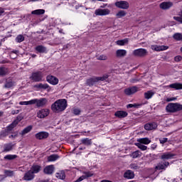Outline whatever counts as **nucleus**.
<instances>
[{
    "label": "nucleus",
    "mask_w": 182,
    "mask_h": 182,
    "mask_svg": "<svg viewBox=\"0 0 182 182\" xmlns=\"http://www.w3.org/2000/svg\"><path fill=\"white\" fill-rule=\"evenodd\" d=\"M177 98L176 97H171V98H167L166 100V102H174V100H176Z\"/></svg>",
    "instance_id": "nucleus-54"
},
{
    "label": "nucleus",
    "mask_w": 182,
    "mask_h": 182,
    "mask_svg": "<svg viewBox=\"0 0 182 182\" xmlns=\"http://www.w3.org/2000/svg\"><path fill=\"white\" fill-rule=\"evenodd\" d=\"M144 96L147 100H149V99H151L153 96H154V92L151 90L147 91L146 92H144Z\"/></svg>",
    "instance_id": "nucleus-31"
},
{
    "label": "nucleus",
    "mask_w": 182,
    "mask_h": 182,
    "mask_svg": "<svg viewBox=\"0 0 182 182\" xmlns=\"http://www.w3.org/2000/svg\"><path fill=\"white\" fill-rule=\"evenodd\" d=\"M33 105H36V107H45L48 105V99L43 97L40 99H33Z\"/></svg>",
    "instance_id": "nucleus-4"
},
{
    "label": "nucleus",
    "mask_w": 182,
    "mask_h": 182,
    "mask_svg": "<svg viewBox=\"0 0 182 182\" xmlns=\"http://www.w3.org/2000/svg\"><path fill=\"white\" fill-rule=\"evenodd\" d=\"M129 167L132 168V170H139V168H140V166H139V165L136 164H131Z\"/></svg>",
    "instance_id": "nucleus-48"
},
{
    "label": "nucleus",
    "mask_w": 182,
    "mask_h": 182,
    "mask_svg": "<svg viewBox=\"0 0 182 182\" xmlns=\"http://www.w3.org/2000/svg\"><path fill=\"white\" fill-rule=\"evenodd\" d=\"M14 82H12V80H6V84L4 85V87L6 89H10V87H14Z\"/></svg>",
    "instance_id": "nucleus-37"
},
{
    "label": "nucleus",
    "mask_w": 182,
    "mask_h": 182,
    "mask_svg": "<svg viewBox=\"0 0 182 182\" xmlns=\"http://www.w3.org/2000/svg\"><path fill=\"white\" fill-rule=\"evenodd\" d=\"M127 13H126L123 10H120L118 11V13L116 14L117 18H123V16H126Z\"/></svg>",
    "instance_id": "nucleus-40"
},
{
    "label": "nucleus",
    "mask_w": 182,
    "mask_h": 182,
    "mask_svg": "<svg viewBox=\"0 0 182 182\" xmlns=\"http://www.w3.org/2000/svg\"><path fill=\"white\" fill-rule=\"evenodd\" d=\"M136 141L141 144H150V143H151V140H150L149 138H139L136 140Z\"/></svg>",
    "instance_id": "nucleus-26"
},
{
    "label": "nucleus",
    "mask_w": 182,
    "mask_h": 182,
    "mask_svg": "<svg viewBox=\"0 0 182 182\" xmlns=\"http://www.w3.org/2000/svg\"><path fill=\"white\" fill-rule=\"evenodd\" d=\"M139 92V87H132L124 90V93L127 96H130L132 95H134V93Z\"/></svg>",
    "instance_id": "nucleus-13"
},
{
    "label": "nucleus",
    "mask_w": 182,
    "mask_h": 182,
    "mask_svg": "<svg viewBox=\"0 0 182 182\" xmlns=\"http://www.w3.org/2000/svg\"><path fill=\"white\" fill-rule=\"evenodd\" d=\"M129 156L132 159H137L141 157V152L140 151H135L129 154Z\"/></svg>",
    "instance_id": "nucleus-30"
},
{
    "label": "nucleus",
    "mask_w": 182,
    "mask_h": 182,
    "mask_svg": "<svg viewBox=\"0 0 182 182\" xmlns=\"http://www.w3.org/2000/svg\"><path fill=\"white\" fill-rule=\"evenodd\" d=\"M18 123H19V119H17L6 127V131L9 133V132H11V130L14 129V127H16V126L18 125Z\"/></svg>",
    "instance_id": "nucleus-22"
},
{
    "label": "nucleus",
    "mask_w": 182,
    "mask_h": 182,
    "mask_svg": "<svg viewBox=\"0 0 182 182\" xmlns=\"http://www.w3.org/2000/svg\"><path fill=\"white\" fill-rule=\"evenodd\" d=\"M110 14V10L109 9H98L95 11V15L96 16H106V15H109Z\"/></svg>",
    "instance_id": "nucleus-8"
},
{
    "label": "nucleus",
    "mask_w": 182,
    "mask_h": 182,
    "mask_svg": "<svg viewBox=\"0 0 182 182\" xmlns=\"http://www.w3.org/2000/svg\"><path fill=\"white\" fill-rule=\"evenodd\" d=\"M14 148V145H11V144H6L4 146V151H11L12 149Z\"/></svg>",
    "instance_id": "nucleus-45"
},
{
    "label": "nucleus",
    "mask_w": 182,
    "mask_h": 182,
    "mask_svg": "<svg viewBox=\"0 0 182 182\" xmlns=\"http://www.w3.org/2000/svg\"><path fill=\"white\" fill-rule=\"evenodd\" d=\"M5 75H8V68L5 67L0 68V76H5Z\"/></svg>",
    "instance_id": "nucleus-38"
},
{
    "label": "nucleus",
    "mask_w": 182,
    "mask_h": 182,
    "mask_svg": "<svg viewBox=\"0 0 182 182\" xmlns=\"http://www.w3.org/2000/svg\"><path fill=\"white\" fill-rule=\"evenodd\" d=\"M83 174L85 178H89V177H92V176L94 175L93 172L92 171L83 172Z\"/></svg>",
    "instance_id": "nucleus-47"
},
{
    "label": "nucleus",
    "mask_w": 182,
    "mask_h": 182,
    "mask_svg": "<svg viewBox=\"0 0 182 182\" xmlns=\"http://www.w3.org/2000/svg\"><path fill=\"white\" fill-rule=\"evenodd\" d=\"M166 87L168 89H175V90H182V84L180 82H175L167 85Z\"/></svg>",
    "instance_id": "nucleus-15"
},
{
    "label": "nucleus",
    "mask_w": 182,
    "mask_h": 182,
    "mask_svg": "<svg viewBox=\"0 0 182 182\" xmlns=\"http://www.w3.org/2000/svg\"><path fill=\"white\" fill-rule=\"evenodd\" d=\"M156 147H157V144H153L151 146V149L152 150H155V149H156Z\"/></svg>",
    "instance_id": "nucleus-57"
},
{
    "label": "nucleus",
    "mask_w": 182,
    "mask_h": 182,
    "mask_svg": "<svg viewBox=\"0 0 182 182\" xmlns=\"http://www.w3.org/2000/svg\"><path fill=\"white\" fill-rule=\"evenodd\" d=\"M135 146L138 147V149H140L142 151H145V150H147V146L143 145V144H141L139 142L135 143Z\"/></svg>",
    "instance_id": "nucleus-36"
},
{
    "label": "nucleus",
    "mask_w": 182,
    "mask_h": 182,
    "mask_svg": "<svg viewBox=\"0 0 182 182\" xmlns=\"http://www.w3.org/2000/svg\"><path fill=\"white\" fill-rule=\"evenodd\" d=\"M132 55L137 58H144L149 55V51L146 48H138L132 52Z\"/></svg>",
    "instance_id": "nucleus-5"
},
{
    "label": "nucleus",
    "mask_w": 182,
    "mask_h": 182,
    "mask_svg": "<svg viewBox=\"0 0 182 182\" xmlns=\"http://www.w3.org/2000/svg\"><path fill=\"white\" fill-rule=\"evenodd\" d=\"M36 50L38 52V53H46L48 52V49L46 47L43 46H38L36 47Z\"/></svg>",
    "instance_id": "nucleus-27"
},
{
    "label": "nucleus",
    "mask_w": 182,
    "mask_h": 182,
    "mask_svg": "<svg viewBox=\"0 0 182 182\" xmlns=\"http://www.w3.org/2000/svg\"><path fill=\"white\" fill-rule=\"evenodd\" d=\"M45 14V9H36L31 11L32 15H43Z\"/></svg>",
    "instance_id": "nucleus-32"
},
{
    "label": "nucleus",
    "mask_w": 182,
    "mask_h": 182,
    "mask_svg": "<svg viewBox=\"0 0 182 182\" xmlns=\"http://www.w3.org/2000/svg\"><path fill=\"white\" fill-rule=\"evenodd\" d=\"M33 178H35V175L32 171H28L23 176V180L26 181H31V180H33Z\"/></svg>",
    "instance_id": "nucleus-16"
},
{
    "label": "nucleus",
    "mask_w": 182,
    "mask_h": 182,
    "mask_svg": "<svg viewBox=\"0 0 182 182\" xmlns=\"http://www.w3.org/2000/svg\"><path fill=\"white\" fill-rule=\"evenodd\" d=\"M151 49H152V50H155L156 52H160L161 50H167V49H168V46L152 45L151 46Z\"/></svg>",
    "instance_id": "nucleus-14"
},
{
    "label": "nucleus",
    "mask_w": 182,
    "mask_h": 182,
    "mask_svg": "<svg viewBox=\"0 0 182 182\" xmlns=\"http://www.w3.org/2000/svg\"><path fill=\"white\" fill-rule=\"evenodd\" d=\"M133 107H136V109H138V107H141V106H143V104H132Z\"/></svg>",
    "instance_id": "nucleus-53"
},
{
    "label": "nucleus",
    "mask_w": 182,
    "mask_h": 182,
    "mask_svg": "<svg viewBox=\"0 0 182 182\" xmlns=\"http://www.w3.org/2000/svg\"><path fill=\"white\" fill-rule=\"evenodd\" d=\"M25 41V37L22 35H18L16 38V41H17L18 43H21V42H23Z\"/></svg>",
    "instance_id": "nucleus-46"
},
{
    "label": "nucleus",
    "mask_w": 182,
    "mask_h": 182,
    "mask_svg": "<svg viewBox=\"0 0 182 182\" xmlns=\"http://www.w3.org/2000/svg\"><path fill=\"white\" fill-rule=\"evenodd\" d=\"M31 79L33 80V82H42V79H43V74L42 72L33 73L31 77Z\"/></svg>",
    "instance_id": "nucleus-7"
},
{
    "label": "nucleus",
    "mask_w": 182,
    "mask_h": 182,
    "mask_svg": "<svg viewBox=\"0 0 182 182\" xmlns=\"http://www.w3.org/2000/svg\"><path fill=\"white\" fill-rule=\"evenodd\" d=\"M160 8L161 9H164V11L167 9H170L171 6H173V2L171 1H168V2H162L160 4Z\"/></svg>",
    "instance_id": "nucleus-19"
},
{
    "label": "nucleus",
    "mask_w": 182,
    "mask_h": 182,
    "mask_svg": "<svg viewBox=\"0 0 182 182\" xmlns=\"http://www.w3.org/2000/svg\"><path fill=\"white\" fill-rule=\"evenodd\" d=\"M3 114H4V112L0 111V117H1V116H2Z\"/></svg>",
    "instance_id": "nucleus-64"
},
{
    "label": "nucleus",
    "mask_w": 182,
    "mask_h": 182,
    "mask_svg": "<svg viewBox=\"0 0 182 182\" xmlns=\"http://www.w3.org/2000/svg\"><path fill=\"white\" fill-rule=\"evenodd\" d=\"M173 39L176 41H182V34L180 33H176L173 36Z\"/></svg>",
    "instance_id": "nucleus-42"
},
{
    "label": "nucleus",
    "mask_w": 182,
    "mask_h": 182,
    "mask_svg": "<svg viewBox=\"0 0 182 182\" xmlns=\"http://www.w3.org/2000/svg\"><path fill=\"white\" fill-rule=\"evenodd\" d=\"M170 163L166 161V162H161L157 164V166L155 167V170H166L167 167H168Z\"/></svg>",
    "instance_id": "nucleus-17"
},
{
    "label": "nucleus",
    "mask_w": 182,
    "mask_h": 182,
    "mask_svg": "<svg viewBox=\"0 0 182 182\" xmlns=\"http://www.w3.org/2000/svg\"><path fill=\"white\" fill-rule=\"evenodd\" d=\"M116 43L118 45V46H124V45H127V43H129V38L117 41Z\"/></svg>",
    "instance_id": "nucleus-29"
},
{
    "label": "nucleus",
    "mask_w": 182,
    "mask_h": 182,
    "mask_svg": "<svg viewBox=\"0 0 182 182\" xmlns=\"http://www.w3.org/2000/svg\"><path fill=\"white\" fill-rule=\"evenodd\" d=\"M82 144H85V146H91L92 145V139H89L88 138H85L81 139Z\"/></svg>",
    "instance_id": "nucleus-33"
},
{
    "label": "nucleus",
    "mask_w": 182,
    "mask_h": 182,
    "mask_svg": "<svg viewBox=\"0 0 182 182\" xmlns=\"http://www.w3.org/2000/svg\"><path fill=\"white\" fill-rule=\"evenodd\" d=\"M4 12H5V11L4 10V9L0 8V16H1V15H2V14H4Z\"/></svg>",
    "instance_id": "nucleus-59"
},
{
    "label": "nucleus",
    "mask_w": 182,
    "mask_h": 182,
    "mask_svg": "<svg viewBox=\"0 0 182 182\" xmlns=\"http://www.w3.org/2000/svg\"><path fill=\"white\" fill-rule=\"evenodd\" d=\"M66 107H68V101L65 99H60L52 104L51 110L54 113H60L66 110Z\"/></svg>",
    "instance_id": "nucleus-1"
},
{
    "label": "nucleus",
    "mask_w": 182,
    "mask_h": 182,
    "mask_svg": "<svg viewBox=\"0 0 182 182\" xmlns=\"http://www.w3.org/2000/svg\"><path fill=\"white\" fill-rule=\"evenodd\" d=\"M85 149H86V147L83 146V147H80L79 150H85Z\"/></svg>",
    "instance_id": "nucleus-62"
},
{
    "label": "nucleus",
    "mask_w": 182,
    "mask_h": 182,
    "mask_svg": "<svg viewBox=\"0 0 182 182\" xmlns=\"http://www.w3.org/2000/svg\"><path fill=\"white\" fill-rule=\"evenodd\" d=\"M53 171H55V166L53 165H48L46 166L43 169V172L45 174H53Z\"/></svg>",
    "instance_id": "nucleus-18"
},
{
    "label": "nucleus",
    "mask_w": 182,
    "mask_h": 182,
    "mask_svg": "<svg viewBox=\"0 0 182 182\" xmlns=\"http://www.w3.org/2000/svg\"><path fill=\"white\" fill-rule=\"evenodd\" d=\"M49 116V109H41L37 112V117L38 119H45Z\"/></svg>",
    "instance_id": "nucleus-9"
},
{
    "label": "nucleus",
    "mask_w": 182,
    "mask_h": 182,
    "mask_svg": "<svg viewBox=\"0 0 182 182\" xmlns=\"http://www.w3.org/2000/svg\"><path fill=\"white\" fill-rule=\"evenodd\" d=\"M19 113V110L16 109H13L11 110V114H18Z\"/></svg>",
    "instance_id": "nucleus-56"
},
{
    "label": "nucleus",
    "mask_w": 182,
    "mask_h": 182,
    "mask_svg": "<svg viewBox=\"0 0 182 182\" xmlns=\"http://www.w3.org/2000/svg\"><path fill=\"white\" fill-rule=\"evenodd\" d=\"M145 130H155L157 129V124L156 122L148 123L144 126Z\"/></svg>",
    "instance_id": "nucleus-20"
},
{
    "label": "nucleus",
    "mask_w": 182,
    "mask_h": 182,
    "mask_svg": "<svg viewBox=\"0 0 182 182\" xmlns=\"http://www.w3.org/2000/svg\"><path fill=\"white\" fill-rule=\"evenodd\" d=\"M30 171L33 173V174H36L41 171V166L39 165H33Z\"/></svg>",
    "instance_id": "nucleus-28"
},
{
    "label": "nucleus",
    "mask_w": 182,
    "mask_h": 182,
    "mask_svg": "<svg viewBox=\"0 0 182 182\" xmlns=\"http://www.w3.org/2000/svg\"><path fill=\"white\" fill-rule=\"evenodd\" d=\"M21 106H28L29 105H33L32 100L29 101H21L19 102Z\"/></svg>",
    "instance_id": "nucleus-43"
},
{
    "label": "nucleus",
    "mask_w": 182,
    "mask_h": 182,
    "mask_svg": "<svg viewBox=\"0 0 182 182\" xmlns=\"http://www.w3.org/2000/svg\"><path fill=\"white\" fill-rule=\"evenodd\" d=\"M167 138H162L161 139H159V141L161 143V144H164V143H167Z\"/></svg>",
    "instance_id": "nucleus-51"
},
{
    "label": "nucleus",
    "mask_w": 182,
    "mask_h": 182,
    "mask_svg": "<svg viewBox=\"0 0 182 182\" xmlns=\"http://www.w3.org/2000/svg\"><path fill=\"white\" fill-rule=\"evenodd\" d=\"M57 178H60V180H65L66 178V175L65 174V172L60 171L55 174Z\"/></svg>",
    "instance_id": "nucleus-34"
},
{
    "label": "nucleus",
    "mask_w": 182,
    "mask_h": 182,
    "mask_svg": "<svg viewBox=\"0 0 182 182\" xmlns=\"http://www.w3.org/2000/svg\"><path fill=\"white\" fill-rule=\"evenodd\" d=\"M127 109H130L132 107H133V104H129L128 105H127Z\"/></svg>",
    "instance_id": "nucleus-60"
},
{
    "label": "nucleus",
    "mask_w": 182,
    "mask_h": 182,
    "mask_svg": "<svg viewBox=\"0 0 182 182\" xmlns=\"http://www.w3.org/2000/svg\"><path fill=\"white\" fill-rule=\"evenodd\" d=\"M124 178H127L128 180H132L134 178V172H133L132 170H127L124 173Z\"/></svg>",
    "instance_id": "nucleus-21"
},
{
    "label": "nucleus",
    "mask_w": 182,
    "mask_h": 182,
    "mask_svg": "<svg viewBox=\"0 0 182 182\" xmlns=\"http://www.w3.org/2000/svg\"><path fill=\"white\" fill-rule=\"evenodd\" d=\"M35 137L37 140H45V139L49 137V133L46 132H40L36 134Z\"/></svg>",
    "instance_id": "nucleus-12"
},
{
    "label": "nucleus",
    "mask_w": 182,
    "mask_h": 182,
    "mask_svg": "<svg viewBox=\"0 0 182 182\" xmlns=\"http://www.w3.org/2000/svg\"><path fill=\"white\" fill-rule=\"evenodd\" d=\"M5 174L6 176H14V171H5Z\"/></svg>",
    "instance_id": "nucleus-52"
},
{
    "label": "nucleus",
    "mask_w": 182,
    "mask_h": 182,
    "mask_svg": "<svg viewBox=\"0 0 182 182\" xmlns=\"http://www.w3.org/2000/svg\"><path fill=\"white\" fill-rule=\"evenodd\" d=\"M176 156V154H171V153H164L161 159H162V160H171V159H174V156Z\"/></svg>",
    "instance_id": "nucleus-24"
},
{
    "label": "nucleus",
    "mask_w": 182,
    "mask_h": 182,
    "mask_svg": "<svg viewBox=\"0 0 182 182\" xmlns=\"http://www.w3.org/2000/svg\"><path fill=\"white\" fill-rule=\"evenodd\" d=\"M32 130V126H28L26 127L21 132L22 136H25V134H27V133H29Z\"/></svg>",
    "instance_id": "nucleus-39"
},
{
    "label": "nucleus",
    "mask_w": 182,
    "mask_h": 182,
    "mask_svg": "<svg viewBox=\"0 0 182 182\" xmlns=\"http://www.w3.org/2000/svg\"><path fill=\"white\" fill-rule=\"evenodd\" d=\"M37 89H43V90H46L47 92H52V87L48 85V83H39L34 86Z\"/></svg>",
    "instance_id": "nucleus-11"
},
{
    "label": "nucleus",
    "mask_w": 182,
    "mask_h": 182,
    "mask_svg": "<svg viewBox=\"0 0 182 182\" xmlns=\"http://www.w3.org/2000/svg\"><path fill=\"white\" fill-rule=\"evenodd\" d=\"M114 116L119 119L127 117V112L126 111H117L115 112Z\"/></svg>",
    "instance_id": "nucleus-25"
},
{
    "label": "nucleus",
    "mask_w": 182,
    "mask_h": 182,
    "mask_svg": "<svg viewBox=\"0 0 182 182\" xmlns=\"http://www.w3.org/2000/svg\"><path fill=\"white\" fill-rule=\"evenodd\" d=\"M107 77H109V75H105L102 77H91V78L87 80V85L88 86H93V85H95V83H97V82H100V80L101 82H103V80H106V79H107Z\"/></svg>",
    "instance_id": "nucleus-3"
},
{
    "label": "nucleus",
    "mask_w": 182,
    "mask_h": 182,
    "mask_svg": "<svg viewBox=\"0 0 182 182\" xmlns=\"http://www.w3.org/2000/svg\"><path fill=\"white\" fill-rule=\"evenodd\" d=\"M46 80L48 83H50V85H53V86H56V85L59 83V79L53 75H48L46 77Z\"/></svg>",
    "instance_id": "nucleus-10"
},
{
    "label": "nucleus",
    "mask_w": 182,
    "mask_h": 182,
    "mask_svg": "<svg viewBox=\"0 0 182 182\" xmlns=\"http://www.w3.org/2000/svg\"><path fill=\"white\" fill-rule=\"evenodd\" d=\"M100 182H113V181L104 179V180L101 181Z\"/></svg>",
    "instance_id": "nucleus-61"
},
{
    "label": "nucleus",
    "mask_w": 182,
    "mask_h": 182,
    "mask_svg": "<svg viewBox=\"0 0 182 182\" xmlns=\"http://www.w3.org/2000/svg\"><path fill=\"white\" fill-rule=\"evenodd\" d=\"M59 159V155L52 154L48 157V161H56Z\"/></svg>",
    "instance_id": "nucleus-35"
},
{
    "label": "nucleus",
    "mask_w": 182,
    "mask_h": 182,
    "mask_svg": "<svg viewBox=\"0 0 182 182\" xmlns=\"http://www.w3.org/2000/svg\"><path fill=\"white\" fill-rule=\"evenodd\" d=\"M18 157V156L16 155H11V154H9V155H6L4 156L5 160H15V159H16Z\"/></svg>",
    "instance_id": "nucleus-41"
},
{
    "label": "nucleus",
    "mask_w": 182,
    "mask_h": 182,
    "mask_svg": "<svg viewBox=\"0 0 182 182\" xmlns=\"http://www.w3.org/2000/svg\"><path fill=\"white\" fill-rule=\"evenodd\" d=\"M181 59H182V58L180 55H177L175 57L176 62H180V60H181Z\"/></svg>",
    "instance_id": "nucleus-55"
},
{
    "label": "nucleus",
    "mask_w": 182,
    "mask_h": 182,
    "mask_svg": "<svg viewBox=\"0 0 182 182\" xmlns=\"http://www.w3.org/2000/svg\"><path fill=\"white\" fill-rule=\"evenodd\" d=\"M127 55V50L119 49L116 51L117 58H124Z\"/></svg>",
    "instance_id": "nucleus-23"
},
{
    "label": "nucleus",
    "mask_w": 182,
    "mask_h": 182,
    "mask_svg": "<svg viewBox=\"0 0 182 182\" xmlns=\"http://www.w3.org/2000/svg\"><path fill=\"white\" fill-rule=\"evenodd\" d=\"M16 137H18V134H11L9 138L10 139H15Z\"/></svg>",
    "instance_id": "nucleus-58"
},
{
    "label": "nucleus",
    "mask_w": 182,
    "mask_h": 182,
    "mask_svg": "<svg viewBox=\"0 0 182 182\" xmlns=\"http://www.w3.org/2000/svg\"><path fill=\"white\" fill-rule=\"evenodd\" d=\"M8 132L6 131V129L2 131L0 134V139H2V137H6V136H8Z\"/></svg>",
    "instance_id": "nucleus-50"
},
{
    "label": "nucleus",
    "mask_w": 182,
    "mask_h": 182,
    "mask_svg": "<svg viewBox=\"0 0 182 182\" xmlns=\"http://www.w3.org/2000/svg\"><path fill=\"white\" fill-rule=\"evenodd\" d=\"M117 8L119 9H129L130 4L127 1H119L114 3Z\"/></svg>",
    "instance_id": "nucleus-6"
},
{
    "label": "nucleus",
    "mask_w": 182,
    "mask_h": 182,
    "mask_svg": "<svg viewBox=\"0 0 182 182\" xmlns=\"http://www.w3.org/2000/svg\"><path fill=\"white\" fill-rule=\"evenodd\" d=\"M73 114H75V116H77V115L80 114V109L73 108Z\"/></svg>",
    "instance_id": "nucleus-49"
},
{
    "label": "nucleus",
    "mask_w": 182,
    "mask_h": 182,
    "mask_svg": "<svg viewBox=\"0 0 182 182\" xmlns=\"http://www.w3.org/2000/svg\"><path fill=\"white\" fill-rule=\"evenodd\" d=\"M166 110L167 113H176V112H180V110H182V105L178 103H169L166 106Z\"/></svg>",
    "instance_id": "nucleus-2"
},
{
    "label": "nucleus",
    "mask_w": 182,
    "mask_h": 182,
    "mask_svg": "<svg viewBox=\"0 0 182 182\" xmlns=\"http://www.w3.org/2000/svg\"><path fill=\"white\" fill-rule=\"evenodd\" d=\"M31 2H38V1H41V0H30Z\"/></svg>",
    "instance_id": "nucleus-63"
},
{
    "label": "nucleus",
    "mask_w": 182,
    "mask_h": 182,
    "mask_svg": "<svg viewBox=\"0 0 182 182\" xmlns=\"http://www.w3.org/2000/svg\"><path fill=\"white\" fill-rule=\"evenodd\" d=\"M97 60H107V57L106 55H96Z\"/></svg>",
    "instance_id": "nucleus-44"
}]
</instances>
